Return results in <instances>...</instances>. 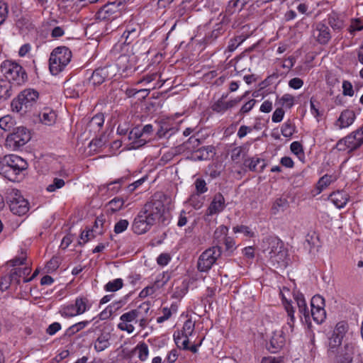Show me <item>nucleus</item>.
<instances>
[{
  "label": "nucleus",
  "instance_id": "nucleus-1",
  "mask_svg": "<svg viewBox=\"0 0 363 363\" xmlns=\"http://www.w3.org/2000/svg\"><path fill=\"white\" fill-rule=\"evenodd\" d=\"M162 198L164 196L155 195L140 211L132 224V230L135 234L143 235L147 233L160 218L164 211Z\"/></svg>",
  "mask_w": 363,
  "mask_h": 363
},
{
  "label": "nucleus",
  "instance_id": "nucleus-2",
  "mask_svg": "<svg viewBox=\"0 0 363 363\" xmlns=\"http://www.w3.org/2000/svg\"><path fill=\"white\" fill-rule=\"evenodd\" d=\"M28 167L27 161L17 155L0 157V174L11 182H19Z\"/></svg>",
  "mask_w": 363,
  "mask_h": 363
},
{
  "label": "nucleus",
  "instance_id": "nucleus-3",
  "mask_svg": "<svg viewBox=\"0 0 363 363\" xmlns=\"http://www.w3.org/2000/svg\"><path fill=\"white\" fill-rule=\"evenodd\" d=\"M294 298L298 308L300 315H303L304 318H309L310 315H311L313 318H325V299L320 295L316 294L312 297L311 301V311H308L306 300L301 293H295Z\"/></svg>",
  "mask_w": 363,
  "mask_h": 363
},
{
  "label": "nucleus",
  "instance_id": "nucleus-4",
  "mask_svg": "<svg viewBox=\"0 0 363 363\" xmlns=\"http://www.w3.org/2000/svg\"><path fill=\"white\" fill-rule=\"evenodd\" d=\"M262 248L274 263L286 266L288 251L284 242L277 237H267L262 240Z\"/></svg>",
  "mask_w": 363,
  "mask_h": 363
},
{
  "label": "nucleus",
  "instance_id": "nucleus-5",
  "mask_svg": "<svg viewBox=\"0 0 363 363\" xmlns=\"http://www.w3.org/2000/svg\"><path fill=\"white\" fill-rule=\"evenodd\" d=\"M72 52L67 47H58L53 50L49 59V68L53 75L62 72L69 64Z\"/></svg>",
  "mask_w": 363,
  "mask_h": 363
},
{
  "label": "nucleus",
  "instance_id": "nucleus-6",
  "mask_svg": "<svg viewBox=\"0 0 363 363\" xmlns=\"http://www.w3.org/2000/svg\"><path fill=\"white\" fill-rule=\"evenodd\" d=\"M1 72L6 80L13 82L17 85L23 84L27 79V74L23 68L14 61H4L1 65Z\"/></svg>",
  "mask_w": 363,
  "mask_h": 363
},
{
  "label": "nucleus",
  "instance_id": "nucleus-7",
  "mask_svg": "<svg viewBox=\"0 0 363 363\" xmlns=\"http://www.w3.org/2000/svg\"><path fill=\"white\" fill-rule=\"evenodd\" d=\"M38 99V92L37 91L31 89H25L12 101V110L26 113L36 103Z\"/></svg>",
  "mask_w": 363,
  "mask_h": 363
},
{
  "label": "nucleus",
  "instance_id": "nucleus-8",
  "mask_svg": "<svg viewBox=\"0 0 363 363\" xmlns=\"http://www.w3.org/2000/svg\"><path fill=\"white\" fill-rule=\"evenodd\" d=\"M222 253L221 247L213 246L206 250L199 256L197 262V269L201 272H208Z\"/></svg>",
  "mask_w": 363,
  "mask_h": 363
},
{
  "label": "nucleus",
  "instance_id": "nucleus-9",
  "mask_svg": "<svg viewBox=\"0 0 363 363\" xmlns=\"http://www.w3.org/2000/svg\"><path fill=\"white\" fill-rule=\"evenodd\" d=\"M152 132L153 127L151 124L145 125L142 128L138 126L133 128L128 134L131 148L136 149L146 144Z\"/></svg>",
  "mask_w": 363,
  "mask_h": 363
},
{
  "label": "nucleus",
  "instance_id": "nucleus-10",
  "mask_svg": "<svg viewBox=\"0 0 363 363\" xmlns=\"http://www.w3.org/2000/svg\"><path fill=\"white\" fill-rule=\"evenodd\" d=\"M30 138L31 135L29 130L26 127L19 126L14 128L13 133L7 136L6 144L9 147L17 150L26 145Z\"/></svg>",
  "mask_w": 363,
  "mask_h": 363
},
{
  "label": "nucleus",
  "instance_id": "nucleus-11",
  "mask_svg": "<svg viewBox=\"0 0 363 363\" xmlns=\"http://www.w3.org/2000/svg\"><path fill=\"white\" fill-rule=\"evenodd\" d=\"M8 201L11 211L16 215H25L29 210V203L17 189H12L9 194Z\"/></svg>",
  "mask_w": 363,
  "mask_h": 363
},
{
  "label": "nucleus",
  "instance_id": "nucleus-12",
  "mask_svg": "<svg viewBox=\"0 0 363 363\" xmlns=\"http://www.w3.org/2000/svg\"><path fill=\"white\" fill-rule=\"evenodd\" d=\"M123 1L118 0L108 2L101 7L96 13V19L99 21H112L121 15L120 6Z\"/></svg>",
  "mask_w": 363,
  "mask_h": 363
},
{
  "label": "nucleus",
  "instance_id": "nucleus-13",
  "mask_svg": "<svg viewBox=\"0 0 363 363\" xmlns=\"http://www.w3.org/2000/svg\"><path fill=\"white\" fill-rule=\"evenodd\" d=\"M331 33L328 26L322 22L315 23L312 27V38L320 45H327L331 39Z\"/></svg>",
  "mask_w": 363,
  "mask_h": 363
},
{
  "label": "nucleus",
  "instance_id": "nucleus-14",
  "mask_svg": "<svg viewBox=\"0 0 363 363\" xmlns=\"http://www.w3.org/2000/svg\"><path fill=\"white\" fill-rule=\"evenodd\" d=\"M116 74V68L112 65L99 67L93 72L90 82L94 85H100L105 80L113 78Z\"/></svg>",
  "mask_w": 363,
  "mask_h": 363
},
{
  "label": "nucleus",
  "instance_id": "nucleus-15",
  "mask_svg": "<svg viewBox=\"0 0 363 363\" xmlns=\"http://www.w3.org/2000/svg\"><path fill=\"white\" fill-rule=\"evenodd\" d=\"M363 145L362 139L354 132L340 140L337 143V147L340 151L351 152L360 147Z\"/></svg>",
  "mask_w": 363,
  "mask_h": 363
},
{
  "label": "nucleus",
  "instance_id": "nucleus-16",
  "mask_svg": "<svg viewBox=\"0 0 363 363\" xmlns=\"http://www.w3.org/2000/svg\"><path fill=\"white\" fill-rule=\"evenodd\" d=\"M348 329L347 323L344 321H340L337 323L332 336L329 338V347L330 352L338 347L342 341L343 337Z\"/></svg>",
  "mask_w": 363,
  "mask_h": 363
},
{
  "label": "nucleus",
  "instance_id": "nucleus-17",
  "mask_svg": "<svg viewBox=\"0 0 363 363\" xmlns=\"http://www.w3.org/2000/svg\"><path fill=\"white\" fill-rule=\"evenodd\" d=\"M89 306L86 298H77L74 304L67 306L63 308V314L67 316L74 317L82 315L84 313Z\"/></svg>",
  "mask_w": 363,
  "mask_h": 363
},
{
  "label": "nucleus",
  "instance_id": "nucleus-18",
  "mask_svg": "<svg viewBox=\"0 0 363 363\" xmlns=\"http://www.w3.org/2000/svg\"><path fill=\"white\" fill-rule=\"evenodd\" d=\"M30 272L31 268L28 266L13 268L9 277L10 282L12 284H18L21 279H23V282H26V279H28V276L30 274Z\"/></svg>",
  "mask_w": 363,
  "mask_h": 363
},
{
  "label": "nucleus",
  "instance_id": "nucleus-19",
  "mask_svg": "<svg viewBox=\"0 0 363 363\" xmlns=\"http://www.w3.org/2000/svg\"><path fill=\"white\" fill-rule=\"evenodd\" d=\"M225 208V199L221 194H217L214 196L208 209L207 215L213 216L221 212Z\"/></svg>",
  "mask_w": 363,
  "mask_h": 363
},
{
  "label": "nucleus",
  "instance_id": "nucleus-20",
  "mask_svg": "<svg viewBox=\"0 0 363 363\" xmlns=\"http://www.w3.org/2000/svg\"><path fill=\"white\" fill-rule=\"evenodd\" d=\"M285 344V337L281 331L274 332L270 339L269 345L267 346L269 351L272 353L277 352Z\"/></svg>",
  "mask_w": 363,
  "mask_h": 363
},
{
  "label": "nucleus",
  "instance_id": "nucleus-21",
  "mask_svg": "<svg viewBox=\"0 0 363 363\" xmlns=\"http://www.w3.org/2000/svg\"><path fill=\"white\" fill-rule=\"evenodd\" d=\"M355 118V113L353 111L346 109L340 113L336 122V125L340 129L347 128L354 123Z\"/></svg>",
  "mask_w": 363,
  "mask_h": 363
},
{
  "label": "nucleus",
  "instance_id": "nucleus-22",
  "mask_svg": "<svg viewBox=\"0 0 363 363\" xmlns=\"http://www.w3.org/2000/svg\"><path fill=\"white\" fill-rule=\"evenodd\" d=\"M140 33V26L138 24L130 25L122 35V38L125 39V43L130 44Z\"/></svg>",
  "mask_w": 363,
  "mask_h": 363
},
{
  "label": "nucleus",
  "instance_id": "nucleus-23",
  "mask_svg": "<svg viewBox=\"0 0 363 363\" xmlns=\"http://www.w3.org/2000/svg\"><path fill=\"white\" fill-rule=\"evenodd\" d=\"M244 165L247 167L250 171L261 172L266 167L265 161L259 157H252L245 160Z\"/></svg>",
  "mask_w": 363,
  "mask_h": 363
},
{
  "label": "nucleus",
  "instance_id": "nucleus-24",
  "mask_svg": "<svg viewBox=\"0 0 363 363\" xmlns=\"http://www.w3.org/2000/svg\"><path fill=\"white\" fill-rule=\"evenodd\" d=\"M83 92V86L79 84H72L67 82L64 94L67 98H77L79 97Z\"/></svg>",
  "mask_w": 363,
  "mask_h": 363
},
{
  "label": "nucleus",
  "instance_id": "nucleus-25",
  "mask_svg": "<svg viewBox=\"0 0 363 363\" xmlns=\"http://www.w3.org/2000/svg\"><path fill=\"white\" fill-rule=\"evenodd\" d=\"M356 352V345L352 342H346L343 347H341L337 352V354L340 357L343 358L345 360L351 359L353 354Z\"/></svg>",
  "mask_w": 363,
  "mask_h": 363
},
{
  "label": "nucleus",
  "instance_id": "nucleus-26",
  "mask_svg": "<svg viewBox=\"0 0 363 363\" xmlns=\"http://www.w3.org/2000/svg\"><path fill=\"white\" fill-rule=\"evenodd\" d=\"M111 334L102 333L94 342V348L97 352H101L110 346Z\"/></svg>",
  "mask_w": 363,
  "mask_h": 363
},
{
  "label": "nucleus",
  "instance_id": "nucleus-27",
  "mask_svg": "<svg viewBox=\"0 0 363 363\" xmlns=\"http://www.w3.org/2000/svg\"><path fill=\"white\" fill-rule=\"evenodd\" d=\"M304 247L307 249L309 252L318 250L320 247L319 238L315 233L306 235Z\"/></svg>",
  "mask_w": 363,
  "mask_h": 363
},
{
  "label": "nucleus",
  "instance_id": "nucleus-28",
  "mask_svg": "<svg viewBox=\"0 0 363 363\" xmlns=\"http://www.w3.org/2000/svg\"><path fill=\"white\" fill-rule=\"evenodd\" d=\"M330 199L338 208H343L348 201V196L344 191L334 192L330 195Z\"/></svg>",
  "mask_w": 363,
  "mask_h": 363
},
{
  "label": "nucleus",
  "instance_id": "nucleus-29",
  "mask_svg": "<svg viewBox=\"0 0 363 363\" xmlns=\"http://www.w3.org/2000/svg\"><path fill=\"white\" fill-rule=\"evenodd\" d=\"M289 289L286 287H283L280 291V295L282 299V303L284 306L285 310L287 312L288 316L289 318H294V309L291 305V301H289L286 298V294H289Z\"/></svg>",
  "mask_w": 363,
  "mask_h": 363
},
{
  "label": "nucleus",
  "instance_id": "nucleus-30",
  "mask_svg": "<svg viewBox=\"0 0 363 363\" xmlns=\"http://www.w3.org/2000/svg\"><path fill=\"white\" fill-rule=\"evenodd\" d=\"M11 82L6 79H0V101H4L12 95Z\"/></svg>",
  "mask_w": 363,
  "mask_h": 363
},
{
  "label": "nucleus",
  "instance_id": "nucleus-31",
  "mask_svg": "<svg viewBox=\"0 0 363 363\" xmlns=\"http://www.w3.org/2000/svg\"><path fill=\"white\" fill-rule=\"evenodd\" d=\"M289 206V201L285 198H278L277 199L272 206V213L274 215L283 212Z\"/></svg>",
  "mask_w": 363,
  "mask_h": 363
},
{
  "label": "nucleus",
  "instance_id": "nucleus-32",
  "mask_svg": "<svg viewBox=\"0 0 363 363\" xmlns=\"http://www.w3.org/2000/svg\"><path fill=\"white\" fill-rule=\"evenodd\" d=\"M337 177L335 174H325L323 175L317 183V189L319 192L328 187L331 183L335 182Z\"/></svg>",
  "mask_w": 363,
  "mask_h": 363
},
{
  "label": "nucleus",
  "instance_id": "nucleus-33",
  "mask_svg": "<svg viewBox=\"0 0 363 363\" xmlns=\"http://www.w3.org/2000/svg\"><path fill=\"white\" fill-rule=\"evenodd\" d=\"M133 353L138 356L141 361H145L149 354L148 346L145 342L138 343L133 350Z\"/></svg>",
  "mask_w": 363,
  "mask_h": 363
},
{
  "label": "nucleus",
  "instance_id": "nucleus-34",
  "mask_svg": "<svg viewBox=\"0 0 363 363\" xmlns=\"http://www.w3.org/2000/svg\"><path fill=\"white\" fill-rule=\"evenodd\" d=\"M57 115L55 112L50 109L45 111L40 115V121L45 125H50L55 122Z\"/></svg>",
  "mask_w": 363,
  "mask_h": 363
},
{
  "label": "nucleus",
  "instance_id": "nucleus-35",
  "mask_svg": "<svg viewBox=\"0 0 363 363\" xmlns=\"http://www.w3.org/2000/svg\"><path fill=\"white\" fill-rule=\"evenodd\" d=\"M189 335H184L178 332L177 334L174 335V342L177 346L183 350L189 349Z\"/></svg>",
  "mask_w": 363,
  "mask_h": 363
},
{
  "label": "nucleus",
  "instance_id": "nucleus-36",
  "mask_svg": "<svg viewBox=\"0 0 363 363\" xmlns=\"http://www.w3.org/2000/svg\"><path fill=\"white\" fill-rule=\"evenodd\" d=\"M124 203L125 201L123 199L120 197H115L107 203L106 207L108 211L115 213L120 211L123 208Z\"/></svg>",
  "mask_w": 363,
  "mask_h": 363
},
{
  "label": "nucleus",
  "instance_id": "nucleus-37",
  "mask_svg": "<svg viewBox=\"0 0 363 363\" xmlns=\"http://www.w3.org/2000/svg\"><path fill=\"white\" fill-rule=\"evenodd\" d=\"M26 253L24 252H21V253L18 256H16L13 259H11L8 262V264L13 267V268L23 267V266H28L27 263L26 262Z\"/></svg>",
  "mask_w": 363,
  "mask_h": 363
},
{
  "label": "nucleus",
  "instance_id": "nucleus-38",
  "mask_svg": "<svg viewBox=\"0 0 363 363\" xmlns=\"http://www.w3.org/2000/svg\"><path fill=\"white\" fill-rule=\"evenodd\" d=\"M121 321L118 324L120 330L127 331L128 333L133 332L135 327L133 323H137L136 319H121Z\"/></svg>",
  "mask_w": 363,
  "mask_h": 363
},
{
  "label": "nucleus",
  "instance_id": "nucleus-39",
  "mask_svg": "<svg viewBox=\"0 0 363 363\" xmlns=\"http://www.w3.org/2000/svg\"><path fill=\"white\" fill-rule=\"evenodd\" d=\"M228 228L225 225H221L218 226L214 232V239L217 240L216 245L223 241L228 235Z\"/></svg>",
  "mask_w": 363,
  "mask_h": 363
},
{
  "label": "nucleus",
  "instance_id": "nucleus-40",
  "mask_svg": "<svg viewBox=\"0 0 363 363\" xmlns=\"http://www.w3.org/2000/svg\"><path fill=\"white\" fill-rule=\"evenodd\" d=\"M214 150V147L211 145L202 147L198 150V152L200 154L198 157L200 160H207L213 156L215 154Z\"/></svg>",
  "mask_w": 363,
  "mask_h": 363
},
{
  "label": "nucleus",
  "instance_id": "nucleus-41",
  "mask_svg": "<svg viewBox=\"0 0 363 363\" xmlns=\"http://www.w3.org/2000/svg\"><path fill=\"white\" fill-rule=\"evenodd\" d=\"M328 23L334 30H340L344 26L342 20L334 13L329 16Z\"/></svg>",
  "mask_w": 363,
  "mask_h": 363
},
{
  "label": "nucleus",
  "instance_id": "nucleus-42",
  "mask_svg": "<svg viewBox=\"0 0 363 363\" xmlns=\"http://www.w3.org/2000/svg\"><path fill=\"white\" fill-rule=\"evenodd\" d=\"M118 303H113L109 305L100 314L101 318H110L111 316H117L116 311L119 308Z\"/></svg>",
  "mask_w": 363,
  "mask_h": 363
},
{
  "label": "nucleus",
  "instance_id": "nucleus-43",
  "mask_svg": "<svg viewBox=\"0 0 363 363\" xmlns=\"http://www.w3.org/2000/svg\"><path fill=\"white\" fill-rule=\"evenodd\" d=\"M123 282L122 279H116L108 282L105 286V289L108 291H116L123 287Z\"/></svg>",
  "mask_w": 363,
  "mask_h": 363
},
{
  "label": "nucleus",
  "instance_id": "nucleus-44",
  "mask_svg": "<svg viewBox=\"0 0 363 363\" xmlns=\"http://www.w3.org/2000/svg\"><path fill=\"white\" fill-rule=\"evenodd\" d=\"M294 97L289 94H284L279 100V104L286 108H291L294 104Z\"/></svg>",
  "mask_w": 363,
  "mask_h": 363
},
{
  "label": "nucleus",
  "instance_id": "nucleus-45",
  "mask_svg": "<svg viewBox=\"0 0 363 363\" xmlns=\"http://www.w3.org/2000/svg\"><path fill=\"white\" fill-rule=\"evenodd\" d=\"M281 132L285 138H290L295 132V126L290 121H288L282 125Z\"/></svg>",
  "mask_w": 363,
  "mask_h": 363
},
{
  "label": "nucleus",
  "instance_id": "nucleus-46",
  "mask_svg": "<svg viewBox=\"0 0 363 363\" xmlns=\"http://www.w3.org/2000/svg\"><path fill=\"white\" fill-rule=\"evenodd\" d=\"M227 95H223L222 97L212 105V110L217 113H223L227 111L226 103L224 99Z\"/></svg>",
  "mask_w": 363,
  "mask_h": 363
},
{
  "label": "nucleus",
  "instance_id": "nucleus-47",
  "mask_svg": "<svg viewBox=\"0 0 363 363\" xmlns=\"http://www.w3.org/2000/svg\"><path fill=\"white\" fill-rule=\"evenodd\" d=\"M195 188L196 191V195H200L208 191V187L204 179L198 178L195 181Z\"/></svg>",
  "mask_w": 363,
  "mask_h": 363
},
{
  "label": "nucleus",
  "instance_id": "nucleus-48",
  "mask_svg": "<svg viewBox=\"0 0 363 363\" xmlns=\"http://www.w3.org/2000/svg\"><path fill=\"white\" fill-rule=\"evenodd\" d=\"M195 323L192 319H187L183 326L182 332V334L191 336L194 331Z\"/></svg>",
  "mask_w": 363,
  "mask_h": 363
},
{
  "label": "nucleus",
  "instance_id": "nucleus-49",
  "mask_svg": "<svg viewBox=\"0 0 363 363\" xmlns=\"http://www.w3.org/2000/svg\"><path fill=\"white\" fill-rule=\"evenodd\" d=\"M65 184L62 179L55 178L52 184L47 186V191L49 192L55 191L57 189H61Z\"/></svg>",
  "mask_w": 363,
  "mask_h": 363
},
{
  "label": "nucleus",
  "instance_id": "nucleus-50",
  "mask_svg": "<svg viewBox=\"0 0 363 363\" xmlns=\"http://www.w3.org/2000/svg\"><path fill=\"white\" fill-rule=\"evenodd\" d=\"M104 123V118L103 114H96L90 121V125L91 127H96L101 128Z\"/></svg>",
  "mask_w": 363,
  "mask_h": 363
},
{
  "label": "nucleus",
  "instance_id": "nucleus-51",
  "mask_svg": "<svg viewBox=\"0 0 363 363\" xmlns=\"http://www.w3.org/2000/svg\"><path fill=\"white\" fill-rule=\"evenodd\" d=\"M9 6L8 4L0 1V26L4 23L8 16Z\"/></svg>",
  "mask_w": 363,
  "mask_h": 363
},
{
  "label": "nucleus",
  "instance_id": "nucleus-52",
  "mask_svg": "<svg viewBox=\"0 0 363 363\" xmlns=\"http://www.w3.org/2000/svg\"><path fill=\"white\" fill-rule=\"evenodd\" d=\"M128 225L129 223L127 220L121 219L116 223L114 226V232L117 234L121 233L127 229Z\"/></svg>",
  "mask_w": 363,
  "mask_h": 363
},
{
  "label": "nucleus",
  "instance_id": "nucleus-53",
  "mask_svg": "<svg viewBox=\"0 0 363 363\" xmlns=\"http://www.w3.org/2000/svg\"><path fill=\"white\" fill-rule=\"evenodd\" d=\"M144 309L145 311H147L149 308L147 307V305L143 304L141 305L138 309L132 311L128 313H125L122 314L120 318H135L136 316L139 315L140 314V310Z\"/></svg>",
  "mask_w": 363,
  "mask_h": 363
},
{
  "label": "nucleus",
  "instance_id": "nucleus-54",
  "mask_svg": "<svg viewBox=\"0 0 363 363\" xmlns=\"http://www.w3.org/2000/svg\"><path fill=\"white\" fill-rule=\"evenodd\" d=\"M243 41L241 36H238L230 40L228 45V50L233 52Z\"/></svg>",
  "mask_w": 363,
  "mask_h": 363
},
{
  "label": "nucleus",
  "instance_id": "nucleus-55",
  "mask_svg": "<svg viewBox=\"0 0 363 363\" xmlns=\"http://www.w3.org/2000/svg\"><path fill=\"white\" fill-rule=\"evenodd\" d=\"M352 84L350 82L345 80L342 82V94L344 96H352L354 95Z\"/></svg>",
  "mask_w": 363,
  "mask_h": 363
},
{
  "label": "nucleus",
  "instance_id": "nucleus-56",
  "mask_svg": "<svg viewBox=\"0 0 363 363\" xmlns=\"http://www.w3.org/2000/svg\"><path fill=\"white\" fill-rule=\"evenodd\" d=\"M256 102L257 101L254 99L249 100L241 107L239 113L241 115H244L245 113H249L255 106Z\"/></svg>",
  "mask_w": 363,
  "mask_h": 363
},
{
  "label": "nucleus",
  "instance_id": "nucleus-57",
  "mask_svg": "<svg viewBox=\"0 0 363 363\" xmlns=\"http://www.w3.org/2000/svg\"><path fill=\"white\" fill-rule=\"evenodd\" d=\"M12 118L9 116H5L0 118V128L8 130L11 127Z\"/></svg>",
  "mask_w": 363,
  "mask_h": 363
},
{
  "label": "nucleus",
  "instance_id": "nucleus-58",
  "mask_svg": "<svg viewBox=\"0 0 363 363\" xmlns=\"http://www.w3.org/2000/svg\"><path fill=\"white\" fill-rule=\"evenodd\" d=\"M284 111L282 108H277L273 113L272 120L274 123L281 122L284 116Z\"/></svg>",
  "mask_w": 363,
  "mask_h": 363
},
{
  "label": "nucleus",
  "instance_id": "nucleus-59",
  "mask_svg": "<svg viewBox=\"0 0 363 363\" xmlns=\"http://www.w3.org/2000/svg\"><path fill=\"white\" fill-rule=\"evenodd\" d=\"M363 28V23L359 19H354L352 21L349 28V31L353 33L355 31L361 30Z\"/></svg>",
  "mask_w": 363,
  "mask_h": 363
},
{
  "label": "nucleus",
  "instance_id": "nucleus-60",
  "mask_svg": "<svg viewBox=\"0 0 363 363\" xmlns=\"http://www.w3.org/2000/svg\"><path fill=\"white\" fill-rule=\"evenodd\" d=\"M156 291V287L154 285L148 286L143 289L139 294V296L142 298H145L148 296H151Z\"/></svg>",
  "mask_w": 363,
  "mask_h": 363
},
{
  "label": "nucleus",
  "instance_id": "nucleus-61",
  "mask_svg": "<svg viewBox=\"0 0 363 363\" xmlns=\"http://www.w3.org/2000/svg\"><path fill=\"white\" fill-rule=\"evenodd\" d=\"M188 287L186 284H182L180 287H177L174 291V297L179 298L183 297L187 292Z\"/></svg>",
  "mask_w": 363,
  "mask_h": 363
},
{
  "label": "nucleus",
  "instance_id": "nucleus-62",
  "mask_svg": "<svg viewBox=\"0 0 363 363\" xmlns=\"http://www.w3.org/2000/svg\"><path fill=\"white\" fill-rule=\"evenodd\" d=\"M233 230L235 233H241L247 236H252L253 233L251 232L250 229L245 225H240L233 227Z\"/></svg>",
  "mask_w": 363,
  "mask_h": 363
},
{
  "label": "nucleus",
  "instance_id": "nucleus-63",
  "mask_svg": "<svg viewBox=\"0 0 363 363\" xmlns=\"http://www.w3.org/2000/svg\"><path fill=\"white\" fill-rule=\"evenodd\" d=\"M59 267V260L57 257H52L46 264L48 272H53Z\"/></svg>",
  "mask_w": 363,
  "mask_h": 363
},
{
  "label": "nucleus",
  "instance_id": "nucleus-64",
  "mask_svg": "<svg viewBox=\"0 0 363 363\" xmlns=\"http://www.w3.org/2000/svg\"><path fill=\"white\" fill-rule=\"evenodd\" d=\"M261 363H283V357H265L262 358Z\"/></svg>",
  "mask_w": 363,
  "mask_h": 363
}]
</instances>
